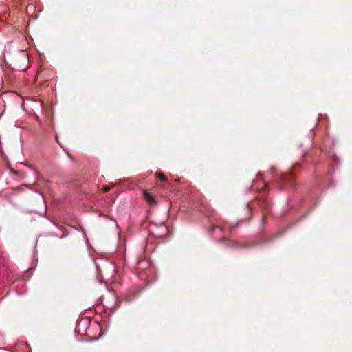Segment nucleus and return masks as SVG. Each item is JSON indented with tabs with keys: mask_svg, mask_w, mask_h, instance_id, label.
Returning <instances> with one entry per match:
<instances>
[{
	"mask_svg": "<svg viewBox=\"0 0 352 352\" xmlns=\"http://www.w3.org/2000/svg\"><path fill=\"white\" fill-rule=\"evenodd\" d=\"M143 195L145 200L149 205L154 206L156 204L157 201L155 198L152 195H151L147 190H144Z\"/></svg>",
	"mask_w": 352,
	"mask_h": 352,
	"instance_id": "7ed1b4c3",
	"label": "nucleus"
},
{
	"mask_svg": "<svg viewBox=\"0 0 352 352\" xmlns=\"http://www.w3.org/2000/svg\"><path fill=\"white\" fill-rule=\"evenodd\" d=\"M299 166L298 164H296L293 169L287 173L283 174L281 175V182L283 183V187H292L295 185L294 179V170Z\"/></svg>",
	"mask_w": 352,
	"mask_h": 352,
	"instance_id": "f257e3e1",
	"label": "nucleus"
},
{
	"mask_svg": "<svg viewBox=\"0 0 352 352\" xmlns=\"http://www.w3.org/2000/svg\"><path fill=\"white\" fill-rule=\"evenodd\" d=\"M168 234V228L167 226L162 224L158 227V230L153 233L154 236L162 238Z\"/></svg>",
	"mask_w": 352,
	"mask_h": 352,
	"instance_id": "f03ea898",
	"label": "nucleus"
},
{
	"mask_svg": "<svg viewBox=\"0 0 352 352\" xmlns=\"http://www.w3.org/2000/svg\"><path fill=\"white\" fill-rule=\"evenodd\" d=\"M225 240H226V239H225V238H222V239H221V241H225Z\"/></svg>",
	"mask_w": 352,
	"mask_h": 352,
	"instance_id": "1a4fd4ad",
	"label": "nucleus"
},
{
	"mask_svg": "<svg viewBox=\"0 0 352 352\" xmlns=\"http://www.w3.org/2000/svg\"><path fill=\"white\" fill-rule=\"evenodd\" d=\"M247 208L248 209V210L251 211L252 210V206L250 205V204H248L247 205Z\"/></svg>",
	"mask_w": 352,
	"mask_h": 352,
	"instance_id": "6e6552de",
	"label": "nucleus"
},
{
	"mask_svg": "<svg viewBox=\"0 0 352 352\" xmlns=\"http://www.w3.org/2000/svg\"><path fill=\"white\" fill-rule=\"evenodd\" d=\"M261 208L264 210H268L270 208V204L267 200H263L259 202Z\"/></svg>",
	"mask_w": 352,
	"mask_h": 352,
	"instance_id": "39448f33",
	"label": "nucleus"
},
{
	"mask_svg": "<svg viewBox=\"0 0 352 352\" xmlns=\"http://www.w3.org/2000/svg\"><path fill=\"white\" fill-rule=\"evenodd\" d=\"M156 177L162 182L166 181V177L162 173H156Z\"/></svg>",
	"mask_w": 352,
	"mask_h": 352,
	"instance_id": "423d86ee",
	"label": "nucleus"
},
{
	"mask_svg": "<svg viewBox=\"0 0 352 352\" xmlns=\"http://www.w3.org/2000/svg\"><path fill=\"white\" fill-rule=\"evenodd\" d=\"M143 195L145 200L149 205L154 206L156 204L157 201L155 198L152 195H151L147 190H144Z\"/></svg>",
	"mask_w": 352,
	"mask_h": 352,
	"instance_id": "20e7f679",
	"label": "nucleus"
},
{
	"mask_svg": "<svg viewBox=\"0 0 352 352\" xmlns=\"http://www.w3.org/2000/svg\"><path fill=\"white\" fill-rule=\"evenodd\" d=\"M111 187L109 186H104L103 187L104 192H108L110 190Z\"/></svg>",
	"mask_w": 352,
	"mask_h": 352,
	"instance_id": "0eeeda50",
	"label": "nucleus"
}]
</instances>
